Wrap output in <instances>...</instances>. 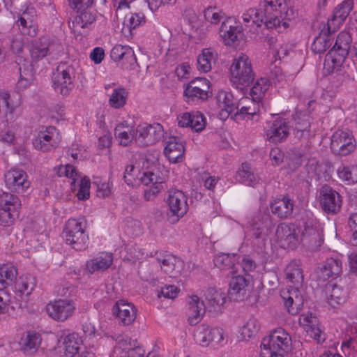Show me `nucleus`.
Listing matches in <instances>:
<instances>
[{"mask_svg": "<svg viewBox=\"0 0 357 357\" xmlns=\"http://www.w3.org/2000/svg\"><path fill=\"white\" fill-rule=\"evenodd\" d=\"M267 139L273 143L283 142L289 135V126L286 119L277 118L268 121L265 128Z\"/></svg>", "mask_w": 357, "mask_h": 357, "instance_id": "nucleus-18", "label": "nucleus"}, {"mask_svg": "<svg viewBox=\"0 0 357 357\" xmlns=\"http://www.w3.org/2000/svg\"><path fill=\"white\" fill-rule=\"evenodd\" d=\"M275 236L280 246L285 249H294L298 243V229L294 225H279Z\"/></svg>", "mask_w": 357, "mask_h": 357, "instance_id": "nucleus-19", "label": "nucleus"}, {"mask_svg": "<svg viewBox=\"0 0 357 357\" xmlns=\"http://www.w3.org/2000/svg\"><path fill=\"white\" fill-rule=\"evenodd\" d=\"M5 183L8 189L17 193L25 192L30 186L26 172L21 169H11L4 175Z\"/></svg>", "mask_w": 357, "mask_h": 357, "instance_id": "nucleus-15", "label": "nucleus"}, {"mask_svg": "<svg viewBox=\"0 0 357 357\" xmlns=\"http://www.w3.org/2000/svg\"><path fill=\"white\" fill-rule=\"evenodd\" d=\"M85 229L86 222L84 218L69 219L63 231L66 243L75 250H84L89 244V236Z\"/></svg>", "mask_w": 357, "mask_h": 357, "instance_id": "nucleus-2", "label": "nucleus"}, {"mask_svg": "<svg viewBox=\"0 0 357 357\" xmlns=\"http://www.w3.org/2000/svg\"><path fill=\"white\" fill-rule=\"evenodd\" d=\"M294 201L288 196L274 200L270 205L271 213L279 218H287L293 212Z\"/></svg>", "mask_w": 357, "mask_h": 357, "instance_id": "nucleus-37", "label": "nucleus"}, {"mask_svg": "<svg viewBox=\"0 0 357 357\" xmlns=\"http://www.w3.org/2000/svg\"><path fill=\"white\" fill-rule=\"evenodd\" d=\"M134 137L140 146L153 145L163 139V127L160 123L139 124L134 130Z\"/></svg>", "mask_w": 357, "mask_h": 357, "instance_id": "nucleus-8", "label": "nucleus"}, {"mask_svg": "<svg viewBox=\"0 0 357 357\" xmlns=\"http://www.w3.org/2000/svg\"><path fill=\"white\" fill-rule=\"evenodd\" d=\"M128 93L124 88L119 87L113 90L109 99V104L112 107L120 108L125 105Z\"/></svg>", "mask_w": 357, "mask_h": 357, "instance_id": "nucleus-51", "label": "nucleus"}, {"mask_svg": "<svg viewBox=\"0 0 357 357\" xmlns=\"http://www.w3.org/2000/svg\"><path fill=\"white\" fill-rule=\"evenodd\" d=\"M19 66L20 78L17 83L18 90L27 89L33 82L35 78V70L31 61L22 57L17 61Z\"/></svg>", "mask_w": 357, "mask_h": 357, "instance_id": "nucleus-28", "label": "nucleus"}, {"mask_svg": "<svg viewBox=\"0 0 357 357\" xmlns=\"http://www.w3.org/2000/svg\"><path fill=\"white\" fill-rule=\"evenodd\" d=\"M295 137L298 139H307L310 134V116L306 112H296L294 116Z\"/></svg>", "mask_w": 357, "mask_h": 357, "instance_id": "nucleus-39", "label": "nucleus"}, {"mask_svg": "<svg viewBox=\"0 0 357 357\" xmlns=\"http://www.w3.org/2000/svg\"><path fill=\"white\" fill-rule=\"evenodd\" d=\"M287 312L297 314L303 306V298L298 291V287H291L281 291L280 294Z\"/></svg>", "mask_w": 357, "mask_h": 357, "instance_id": "nucleus-22", "label": "nucleus"}, {"mask_svg": "<svg viewBox=\"0 0 357 357\" xmlns=\"http://www.w3.org/2000/svg\"><path fill=\"white\" fill-rule=\"evenodd\" d=\"M123 123L118 125L114 130V135L119 139L120 144L126 146L132 139H135L134 130L132 132L128 133L127 131L123 130Z\"/></svg>", "mask_w": 357, "mask_h": 357, "instance_id": "nucleus-57", "label": "nucleus"}, {"mask_svg": "<svg viewBox=\"0 0 357 357\" xmlns=\"http://www.w3.org/2000/svg\"><path fill=\"white\" fill-rule=\"evenodd\" d=\"M17 271L16 268L11 264H2L0 266V290H5L8 286L11 285L16 279Z\"/></svg>", "mask_w": 357, "mask_h": 357, "instance_id": "nucleus-47", "label": "nucleus"}, {"mask_svg": "<svg viewBox=\"0 0 357 357\" xmlns=\"http://www.w3.org/2000/svg\"><path fill=\"white\" fill-rule=\"evenodd\" d=\"M242 26L233 18L229 17L225 20L220 29V36L225 45H231L236 42L242 33Z\"/></svg>", "mask_w": 357, "mask_h": 357, "instance_id": "nucleus-29", "label": "nucleus"}, {"mask_svg": "<svg viewBox=\"0 0 357 357\" xmlns=\"http://www.w3.org/2000/svg\"><path fill=\"white\" fill-rule=\"evenodd\" d=\"M75 310V303L66 299L54 301L46 305L47 314L57 321H66L73 314Z\"/></svg>", "mask_w": 357, "mask_h": 357, "instance_id": "nucleus-14", "label": "nucleus"}, {"mask_svg": "<svg viewBox=\"0 0 357 357\" xmlns=\"http://www.w3.org/2000/svg\"><path fill=\"white\" fill-rule=\"evenodd\" d=\"M319 201L323 211L331 215L337 213L342 206L340 195L328 185H324L320 190Z\"/></svg>", "mask_w": 357, "mask_h": 357, "instance_id": "nucleus-13", "label": "nucleus"}, {"mask_svg": "<svg viewBox=\"0 0 357 357\" xmlns=\"http://www.w3.org/2000/svg\"><path fill=\"white\" fill-rule=\"evenodd\" d=\"M163 189V183H156L148 186L144 190V197L146 201H152Z\"/></svg>", "mask_w": 357, "mask_h": 357, "instance_id": "nucleus-61", "label": "nucleus"}, {"mask_svg": "<svg viewBox=\"0 0 357 357\" xmlns=\"http://www.w3.org/2000/svg\"><path fill=\"white\" fill-rule=\"evenodd\" d=\"M231 73V82L236 88L239 85H249L254 80V73L252 69L251 62L248 56L241 53L230 68Z\"/></svg>", "mask_w": 357, "mask_h": 357, "instance_id": "nucleus-4", "label": "nucleus"}, {"mask_svg": "<svg viewBox=\"0 0 357 357\" xmlns=\"http://www.w3.org/2000/svg\"><path fill=\"white\" fill-rule=\"evenodd\" d=\"M54 44L46 37L33 40L29 47V53L33 61L38 62L48 55L53 54Z\"/></svg>", "mask_w": 357, "mask_h": 357, "instance_id": "nucleus-27", "label": "nucleus"}, {"mask_svg": "<svg viewBox=\"0 0 357 357\" xmlns=\"http://www.w3.org/2000/svg\"><path fill=\"white\" fill-rule=\"evenodd\" d=\"M40 340V335L38 333L28 331L20 340L21 349L24 354H33L38 350Z\"/></svg>", "mask_w": 357, "mask_h": 357, "instance_id": "nucleus-42", "label": "nucleus"}, {"mask_svg": "<svg viewBox=\"0 0 357 357\" xmlns=\"http://www.w3.org/2000/svg\"><path fill=\"white\" fill-rule=\"evenodd\" d=\"M261 9H263L266 20V27L267 29H278L281 31L283 11L285 10V0H264L261 4ZM284 29H286L287 24L282 23Z\"/></svg>", "mask_w": 357, "mask_h": 357, "instance_id": "nucleus-3", "label": "nucleus"}, {"mask_svg": "<svg viewBox=\"0 0 357 357\" xmlns=\"http://www.w3.org/2000/svg\"><path fill=\"white\" fill-rule=\"evenodd\" d=\"M356 140L349 130H337L331 137V149L339 156H346L356 149Z\"/></svg>", "mask_w": 357, "mask_h": 357, "instance_id": "nucleus-10", "label": "nucleus"}, {"mask_svg": "<svg viewBox=\"0 0 357 357\" xmlns=\"http://www.w3.org/2000/svg\"><path fill=\"white\" fill-rule=\"evenodd\" d=\"M226 301L225 293L214 288H209L205 293V309L221 312Z\"/></svg>", "mask_w": 357, "mask_h": 357, "instance_id": "nucleus-36", "label": "nucleus"}, {"mask_svg": "<svg viewBox=\"0 0 357 357\" xmlns=\"http://www.w3.org/2000/svg\"><path fill=\"white\" fill-rule=\"evenodd\" d=\"M352 8V0H344L335 7L333 16L328 19L327 22L328 31H335L345 21Z\"/></svg>", "mask_w": 357, "mask_h": 357, "instance_id": "nucleus-25", "label": "nucleus"}, {"mask_svg": "<svg viewBox=\"0 0 357 357\" xmlns=\"http://www.w3.org/2000/svg\"><path fill=\"white\" fill-rule=\"evenodd\" d=\"M63 343L67 354L73 356L78 353L79 343L77 334L74 333L68 334L64 338Z\"/></svg>", "mask_w": 357, "mask_h": 357, "instance_id": "nucleus-54", "label": "nucleus"}, {"mask_svg": "<svg viewBox=\"0 0 357 357\" xmlns=\"http://www.w3.org/2000/svg\"><path fill=\"white\" fill-rule=\"evenodd\" d=\"M77 13L79 15L76 16L72 22L75 31H79V29H85L96 21V15L91 10V8Z\"/></svg>", "mask_w": 357, "mask_h": 357, "instance_id": "nucleus-45", "label": "nucleus"}, {"mask_svg": "<svg viewBox=\"0 0 357 357\" xmlns=\"http://www.w3.org/2000/svg\"><path fill=\"white\" fill-rule=\"evenodd\" d=\"M146 22V18L142 13H130L127 15L124 20V26L127 27L130 35L132 34V30L137 27L144 24Z\"/></svg>", "mask_w": 357, "mask_h": 357, "instance_id": "nucleus-49", "label": "nucleus"}, {"mask_svg": "<svg viewBox=\"0 0 357 357\" xmlns=\"http://www.w3.org/2000/svg\"><path fill=\"white\" fill-rule=\"evenodd\" d=\"M352 42L350 34L347 31L340 32L335 44L325 56V63H331L333 68L340 66L349 54Z\"/></svg>", "mask_w": 357, "mask_h": 357, "instance_id": "nucleus-5", "label": "nucleus"}, {"mask_svg": "<svg viewBox=\"0 0 357 357\" xmlns=\"http://www.w3.org/2000/svg\"><path fill=\"white\" fill-rule=\"evenodd\" d=\"M210 82L206 78L197 77L188 83L184 94L191 100H205L208 98Z\"/></svg>", "mask_w": 357, "mask_h": 357, "instance_id": "nucleus-20", "label": "nucleus"}, {"mask_svg": "<svg viewBox=\"0 0 357 357\" xmlns=\"http://www.w3.org/2000/svg\"><path fill=\"white\" fill-rule=\"evenodd\" d=\"M342 349L344 354L348 357H357V334L343 342Z\"/></svg>", "mask_w": 357, "mask_h": 357, "instance_id": "nucleus-59", "label": "nucleus"}, {"mask_svg": "<svg viewBox=\"0 0 357 357\" xmlns=\"http://www.w3.org/2000/svg\"><path fill=\"white\" fill-rule=\"evenodd\" d=\"M236 261V255L221 254L214 259V264L220 269H229L233 268Z\"/></svg>", "mask_w": 357, "mask_h": 357, "instance_id": "nucleus-53", "label": "nucleus"}, {"mask_svg": "<svg viewBox=\"0 0 357 357\" xmlns=\"http://www.w3.org/2000/svg\"><path fill=\"white\" fill-rule=\"evenodd\" d=\"M113 261L112 255L108 252H101L95 258L86 263V268L91 273L96 271H102L107 269Z\"/></svg>", "mask_w": 357, "mask_h": 357, "instance_id": "nucleus-41", "label": "nucleus"}, {"mask_svg": "<svg viewBox=\"0 0 357 357\" xmlns=\"http://www.w3.org/2000/svg\"><path fill=\"white\" fill-rule=\"evenodd\" d=\"M204 17L211 23L218 24L225 17V13L215 7H208L204 11Z\"/></svg>", "mask_w": 357, "mask_h": 357, "instance_id": "nucleus-60", "label": "nucleus"}, {"mask_svg": "<svg viewBox=\"0 0 357 357\" xmlns=\"http://www.w3.org/2000/svg\"><path fill=\"white\" fill-rule=\"evenodd\" d=\"M325 294L327 302L333 307L344 303L348 297V291L332 282L326 284Z\"/></svg>", "mask_w": 357, "mask_h": 357, "instance_id": "nucleus-30", "label": "nucleus"}, {"mask_svg": "<svg viewBox=\"0 0 357 357\" xmlns=\"http://www.w3.org/2000/svg\"><path fill=\"white\" fill-rule=\"evenodd\" d=\"M186 195L181 190H174L169 191L167 200L169 213H167L169 221L172 223L177 222L188 210Z\"/></svg>", "mask_w": 357, "mask_h": 357, "instance_id": "nucleus-9", "label": "nucleus"}, {"mask_svg": "<svg viewBox=\"0 0 357 357\" xmlns=\"http://www.w3.org/2000/svg\"><path fill=\"white\" fill-rule=\"evenodd\" d=\"M36 286L35 277L31 275L20 276L16 280L15 290L16 296H20L26 303L28 296L32 293Z\"/></svg>", "mask_w": 357, "mask_h": 357, "instance_id": "nucleus-34", "label": "nucleus"}, {"mask_svg": "<svg viewBox=\"0 0 357 357\" xmlns=\"http://www.w3.org/2000/svg\"><path fill=\"white\" fill-rule=\"evenodd\" d=\"M75 68L71 65L60 64L53 73L54 90L63 96H68L74 88Z\"/></svg>", "mask_w": 357, "mask_h": 357, "instance_id": "nucleus-7", "label": "nucleus"}, {"mask_svg": "<svg viewBox=\"0 0 357 357\" xmlns=\"http://www.w3.org/2000/svg\"><path fill=\"white\" fill-rule=\"evenodd\" d=\"M249 280L243 275L233 276L229 284L228 295L234 301L244 299Z\"/></svg>", "mask_w": 357, "mask_h": 357, "instance_id": "nucleus-32", "label": "nucleus"}, {"mask_svg": "<svg viewBox=\"0 0 357 357\" xmlns=\"http://www.w3.org/2000/svg\"><path fill=\"white\" fill-rule=\"evenodd\" d=\"M299 323L303 326L306 330L307 328H312L318 326L319 320L312 313H306L301 315Z\"/></svg>", "mask_w": 357, "mask_h": 357, "instance_id": "nucleus-62", "label": "nucleus"}, {"mask_svg": "<svg viewBox=\"0 0 357 357\" xmlns=\"http://www.w3.org/2000/svg\"><path fill=\"white\" fill-rule=\"evenodd\" d=\"M285 273L287 279L295 286L294 287L302 285L303 275L300 261L294 260L291 261L287 265Z\"/></svg>", "mask_w": 357, "mask_h": 357, "instance_id": "nucleus-44", "label": "nucleus"}, {"mask_svg": "<svg viewBox=\"0 0 357 357\" xmlns=\"http://www.w3.org/2000/svg\"><path fill=\"white\" fill-rule=\"evenodd\" d=\"M236 179L247 185L255 186L259 181V178L256 175L250 165L243 163L241 168L237 172Z\"/></svg>", "mask_w": 357, "mask_h": 357, "instance_id": "nucleus-46", "label": "nucleus"}, {"mask_svg": "<svg viewBox=\"0 0 357 357\" xmlns=\"http://www.w3.org/2000/svg\"><path fill=\"white\" fill-rule=\"evenodd\" d=\"M184 140L178 136H169L165 143L164 153L169 161L173 163L181 162L184 158Z\"/></svg>", "mask_w": 357, "mask_h": 357, "instance_id": "nucleus-21", "label": "nucleus"}, {"mask_svg": "<svg viewBox=\"0 0 357 357\" xmlns=\"http://www.w3.org/2000/svg\"><path fill=\"white\" fill-rule=\"evenodd\" d=\"M141 183L148 186L151 183H163V178L155 174L152 171H144L142 170L141 176L137 178Z\"/></svg>", "mask_w": 357, "mask_h": 357, "instance_id": "nucleus-56", "label": "nucleus"}, {"mask_svg": "<svg viewBox=\"0 0 357 357\" xmlns=\"http://www.w3.org/2000/svg\"><path fill=\"white\" fill-rule=\"evenodd\" d=\"M188 322L191 326L197 324L205 312V304L199 298L193 295L188 302Z\"/></svg>", "mask_w": 357, "mask_h": 357, "instance_id": "nucleus-38", "label": "nucleus"}, {"mask_svg": "<svg viewBox=\"0 0 357 357\" xmlns=\"http://www.w3.org/2000/svg\"><path fill=\"white\" fill-rule=\"evenodd\" d=\"M179 290L174 285H166L158 290V297L161 298L163 296L165 298L174 299L176 297Z\"/></svg>", "mask_w": 357, "mask_h": 357, "instance_id": "nucleus-64", "label": "nucleus"}, {"mask_svg": "<svg viewBox=\"0 0 357 357\" xmlns=\"http://www.w3.org/2000/svg\"><path fill=\"white\" fill-rule=\"evenodd\" d=\"M250 225L253 231V236L257 241L255 243L260 248H263L265 245L268 234L274 226L269 214L258 213L252 218Z\"/></svg>", "mask_w": 357, "mask_h": 357, "instance_id": "nucleus-12", "label": "nucleus"}, {"mask_svg": "<svg viewBox=\"0 0 357 357\" xmlns=\"http://www.w3.org/2000/svg\"><path fill=\"white\" fill-rule=\"evenodd\" d=\"M17 107L13 102L10 93L0 90V119L6 118L8 114H13Z\"/></svg>", "mask_w": 357, "mask_h": 357, "instance_id": "nucleus-48", "label": "nucleus"}, {"mask_svg": "<svg viewBox=\"0 0 357 357\" xmlns=\"http://www.w3.org/2000/svg\"><path fill=\"white\" fill-rule=\"evenodd\" d=\"M291 337L282 328L273 331L268 337L263 339L261 344V357H284L291 349Z\"/></svg>", "mask_w": 357, "mask_h": 357, "instance_id": "nucleus-1", "label": "nucleus"}, {"mask_svg": "<svg viewBox=\"0 0 357 357\" xmlns=\"http://www.w3.org/2000/svg\"><path fill=\"white\" fill-rule=\"evenodd\" d=\"M110 56L116 62L121 61L126 69L132 68L137 63L133 50L128 45H115L111 50Z\"/></svg>", "mask_w": 357, "mask_h": 357, "instance_id": "nucleus-26", "label": "nucleus"}, {"mask_svg": "<svg viewBox=\"0 0 357 357\" xmlns=\"http://www.w3.org/2000/svg\"><path fill=\"white\" fill-rule=\"evenodd\" d=\"M157 259L161 264V269L171 278H176L181 274L183 262L174 255L165 254Z\"/></svg>", "mask_w": 357, "mask_h": 357, "instance_id": "nucleus-31", "label": "nucleus"}, {"mask_svg": "<svg viewBox=\"0 0 357 357\" xmlns=\"http://www.w3.org/2000/svg\"><path fill=\"white\" fill-rule=\"evenodd\" d=\"M217 101L220 107V115L222 118H227L233 114L238 107V100L234 98L231 92L220 91L217 95Z\"/></svg>", "mask_w": 357, "mask_h": 357, "instance_id": "nucleus-33", "label": "nucleus"}, {"mask_svg": "<svg viewBox=\"0 0 357 357\" xmlns=\"http://www.w3.org/2000/svg\"><path fill=\"white\" fill-rule=\"evenodd\" d=\"M335 31H328V27L326 29L324 28L319 36H317L312 44V50L317 54L325 52L333 44L334 38L332 35Z\"/></svg>", "mask_w": 357, "mask_h": 357, "instance_id": "nucleus-40", "label": "nucleus"}, {"mask_svg": "<svg viewBox=\"0 0 357 357\" xmlns=\"http://www.w3.org/2000/svg\"><path fill=\"white\" fill-rule=\"evenodd\" d=\"M260 328L259 321L254 318H250L241 329V335L244 340H249L255 337Z\"/></svg>", "mask_w": 357, "mask_h": 357, "instance_id": "nucleus-50", "label": "nucleus"}, {"mask_svg": "<svg viewBox=\"0 0 357 357\" xmlns=\"http://www.w3.org/2000/svg\"><path fill=\"white\" fill-rule=\"evenodd\" d=\"M137 312L135 305L126 300L117 301L112 307V314L124 326H130L135 321Z\"/></svg>", "mask_w": 357, "mask_h": 357, "instance_id": "nucleus-16", "label": "nucleus"}, {"mask_svg": "<svg viewBox=\"0 0 357 357\" xmlns=\"http://www.w3.org/2000/svg\"><path fill=\"white\" fill-rule=\"evenodd\" d=\"M21 202L19 198L10 193L0 196V225L3 227L11 226L18 218Z\"/></svg>", "mask_w": 357, "mask_h": 357, "instance_id": "nucleus-6", "label": "nucleus"}, {"mask_svg": "<svg viewBox=\"0 0 357 357\" xmlns=\"http://www.w3.org/2000/svg\"><path fill=\"white\" fill-rule=\"evenodd\" d=\"M217 54L211 48H205L199 54L197 59V70L201 73H208L212 68V63H215Z\"/></svg>", "mask_w": 357, "mask_h": 357, "instance_id": "nucleus-43", "label": "nucleus"}, {"mask_svg": "<svg viewBox=\"0 0 357 357\" xmlns=\"http://www.w3.org/2000/svg\"><path fill=\"white\" fill-rule=\"evenodd\" d=\"M197 342L202 346H208L211 342H221L224 339V332L220 328H210L201 325L195 335Z\"/></svg>", "mask_w": 357, "mask_h": 357, "instance_id": "nucleus-23", "label": "nucleus"}, {"mask_svg": "<svg viewBox=\"0 0 357 357\" xmlns=\"http://www.w3.org/2000/svg\"><path fill=\"white\" fill-rule=\"evenodd\" d=\"M268 89V86L267 84V79L261 78L260 79L257 80L255 85L252 87L250 90V96L252 98H255V100H257L259 102Z\"/></svg>", "mask_w": 357, "mask_h": 357, "instance_id": "nucleus-55", "label": "nucleus"}, {"mask_svg": "<svg viewBox=\"0 0 357 357\" xmlns=\"http://www.w3.org/2000/svg\"><path fill=\"white\" fill-rule=\"evenodd\" d=\"M145 163H147V161L142 155L136 153L132 155L125 167L123 175L125 182L128 185H132L133 182L141 176Z\"/></svg>", "mask_w": 357, "mask_h": 357, "instance_id": "nucleus-24", "label": "nucleus"}, {"mask_svg": "<svg viewBox=\"0 0 357 357\" xmlns=\"http://www.w3.org/2000/svg\"><path fill=\"white\" fill-rule=\"evenodd\" d=\"M303 227L301 234V242L303 246L311 251H317L324 243L321 232L312 221L305 222Z\"/></svg>", "mask_w": 357, "mask_h": 357, "instance_id": "nucleus-17", "label": "nucleus"}, {"mask_svg": "<svg viewBox=\"0 0 357 357\" xmlns=\"http://www.w3.org/2000/svg\"><path fill=\"white\" fill-rule=\"evenodd\" d=\"M27 13L24 12L22 16L18 20L20 25L22 26L21 31L24 34H27L30 36H35L36 35V28L33 25V22L29 17H26Z\"/></svg>", "mask_w": 357, "mask_h": 357, "instance_id": "nucleus-58", "label": "nucleus"}, {"mask_svg": "<svg viewBox=\"0 0 357 357\" xmlns=\"http://www.w3.org/2000/svg\"><path fill=\"white\" fill-rule=\"evenodd\" d=\"M337 173L338 176L342 181L348 183H356L357 182V166H344L340 165Z\"/></svg>", "mask_w": 357, "mask_h": 357, "instance_id": "nucleus-52", "label": "nucleus"}, {"mask_svg": "<svg viewBox=\"0 0 357 357\" xmlns=\"http://www.w3.org/2000/svg\"><path fill=\"white\" fill-rule=\"evenodd\" d=\"M61 137L54 126H49L40 131L33 139V147L42 152H49L55 149L59 144Z\"/></svg>", "mask_w": 357, "mask_h": 357, "instance_id": "nucleus-11", "label": "nucleus"}, {"mask_svg": "<svg viewBox=\"0 0 357 357\" xmlns=\"http://www.w3.org/2000/svg\"><path fill=\"white\" fill-rule=\"evenodd\" d=\"M70 7L76 12L91 8L93 0H68Z\"/></svg>", "mask_w": 357, "mask_h": 357, "instance_id": "nucleus-63", "label": "nucleus"}, {"mask_svg": "<svg viewBox=\"0 0 357 357\" xmlns=\"http://www.w3.org/2000/svg\"><path fill=\"white\" fill-rule=\"evenodd\" d=\"M342 265L340 259L334 258L327 259L318 272L319 279L324 280L330 278L335 279L342 273Z\"/></svg>", "mask_w": 357, "mask_h": 357, "instance_id": "nucleus-35", "label": "nucleus"}]
</instances>
